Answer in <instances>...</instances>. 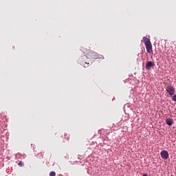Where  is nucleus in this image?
<instances>
[{
    "label": "nucleus",
    "instance_id": "f257e3e1",
    "mask_svg": "<svg viewBox=\"0 0 176 176\" xmlns=\"http://www.w3.org/2000/svg\"><path fill=\"white\" fill-rule=\"evenodd\" d=\"M143 39H144V45L146 46L147 53L149 54L153 53V51L152 50V43H151V40L146 37H143Z\"/></svg>",
    "mask_w": 176,
    "mask_h": 176
},
{
    "label": "nucleus",
    "instance_id": "f03ea898",
    "mask_svg": "<svg viewBox=\"0 0 176 176\" xmlns=\"http://www.w3.org/2000/svg\"><path fill=\"white\" fill-rule=\"evenodd\" d=\"M87 57H92L94 60H98V58H102V56L97 54L94 51H89L87 53Z\"/></svg>",
    "mask_w": 176,
    "mask_h": 176
},
{
    "label": "nucleus",
    "instance_id": "7ed1b4c3",
    "mask_svg": "<svg viewBox=\"0 0 176 176\" xmlns=\"http://www.w3.org/2000/svg\"><path fill=\"white\" fill-rule=\"evenodd\" d=\"M166 90L170 96H174V93H175V88L171 85H168L166 87Z\"/></svg>",
    "mask_w": 176,
    "mask_h": 176
},
{
    "label": "nucleus",
    "instance_id": "20e7f679",
    "mask_svg": "<svg viewBox=\"0 0 176 176\" xmlns=\"http://www.w3.org/2000/svg\"><path fill=\"white\" fill-rule=\"evenodd\" d=\"M160 155L162 159H163L164 160H167V159H168V152L167 151L164 150L161 151Z\"/></svg>",
    "mask_w": 176,
    "mask_h": 176
},
{
    "label": "nucleus",
    "instance_id": "39448f33",
    "mask_svg": "<svg viewBox=\"0 0 176 176\" xmlns=\"http://www.w3.org/2000/svg\"><path fill=\"white\" fill-rule=\"evenodd\" d=\"M152 67H155V63H153L152 61H148L146 64V69L147 71H149V69H151V68H152Z\"/></svg>",
    "mask_w": 176,
    "mask_h": 176
},
{
    "label": "nucleus",
    "instance_id": "423d86ee",
    "mask_svg": "<svg viewBox=\"0 0 176 176\" xmlns=\"http://www.w3.org/2000/svg\"><path fill=\"white\" fill-rule=\"evenodd\" d=\"M173 123H174V121L171 118L166 119V124L168 126H173Z\"/></svg>",
    "mask_w": 176,
    "mask_h": 176
},
{
    "label": "nucleus",
    "instance_id": "0eeeda50",
    "mask_svg": "<svg viewBox=\"0 0 176 176\" xmlns=\"http://www.w3.org/2000/svg\"><path fill=\"white\" fill-rule=\"evenodd\" d=\"M50 176H56V172L52 171L50 173Z\"/></svg>",
    "mask_w": 176,
    "mask_h": 176
},
{
    "label": "nucleus",
    "instance_id": "6e6552de",
    "mask_svg": "<svg viewBox=\"0 0 176 176\" xmlns=\"http://www.w3.org/2000/svg\"><path fill=\"white\" fill-rule=\"evenodd\" d=\"M172 99H173V101H175L176 102V94L173 96Z\"/></svg>",
    "mask_w": 176,
    "mask_h": 176
},
{
    "label": "nucleus",
    "instance_id": "1a4fd4ad",
    "mask_svg": "<svg viewBox=\"0 0 176 176\" xmlns=\"http://www.w3.org/2000/svg\"><path fill=\"white\" fill-rule=\"evenodd\" d=\"M83 65H84L85 67H87V66L89 65V63H85L83 64Z\"/></svg>",
    "mask_w": 176,
    "mask_h": 176
},
{
    "label": "nucleus",
    "instance_id": "9d476101",
    "mask_svg": "<svg viewBox=\"0 0 176 176\" xmlns=\"http://www.w3.org/2000/svg\"><path fill=\"white\" fill-rule=\"evenodd\" d=\"M39 155H41V157H43V153H39V154H38V156H39Z\"/></svg>",
    "mask_w": 176,
    "mask_h": 176
}]
</instances>
